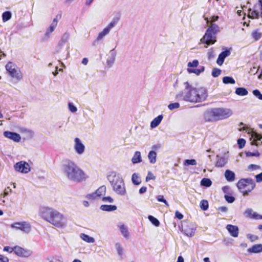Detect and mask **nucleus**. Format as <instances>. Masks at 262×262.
Instances as JSON below:
<instances>
[{
  "instance_id": "obj_38",
  "label": "nucleus",
  "mask_w": 262,
  "mask_h": 262,
  "mask_svg": "<svg viewBox=\"0 0 262 262\" xmlns=\"http://www.w3.org/2000/svg\"><path fill=\"white\" fill-rule=\"evenodd\" d=\"M223 82L225 84H234L235 81L231 77L226 76L223 78Z\"/></svg>"
},
{
  "instance_id": "obj_63",
  "label": "nucleus",
  "mask_w": 262,
  "mask_h": 262,
  "mask_svg": "<svg viewBox=\"0 0 262 262\" xmlns=\"http://www.w3.org/2000/svg\"><path fill=\"white\" fill-rule=\"evenodd\" d=\"M175 215L177 218H178L179 220H181L183 217V215L179 212L178 211H177L175 213Z\"/></svg>"
},
{
  "instance_id": "obj_44",
  "label": "nucleus",
  "mask_w": 262,
  "mask_h": 262,
  "mask_svg": "<svg viewBox=\"0 0 262 262\" xmlns=\"http://www.w3.org/2000/svg\"><path fill=\"white\" fill-rule=\"evenodd\" d=\"M219 19L218 16H212L211 17V19H209L208 17H205V20H206V23L207 25L212 23H214L215 21H217Z\"/></svg>"
},
{
  "instance_id": "obj_49",
  "label": "nucleus",
  "mask_w": 262,
  "mask_h": 262,
  "mask_svg": "<svg viewBox=\"0 0 262 262\" xmlns=\"http://www.w3.org/2000/svg\"><path fill=\"white\" fill-rule=\"evenodd\" d=\"M221 73V71L217 68H214L212 71V75L214 77H218Z\"/></svg>"
},
{
  "instance_id": "obj_23",
  "label": "nucleus",
  "mask_w": 262,
  "mask_h": 262,
  "mask_svg": "<svg viewBox=\"0 0 262 262\" xmlns=\"http://www.w3.org/2000/svg\"><path fill=\"white\" fill-rule=\"evenodd\" d=\"M163 118V116L162 115H160L155 118L153 119V120L150 122V127L151 128H155L157 127L162 122Z\"/></svg>"
},
{
  "instance_id": "obj_3",
  "label": "nucleus",
  "mask_w": 262,
  "mask_h": 262,
  "mask_svg": "<svg viewBox=\"0 0 262 262\" xmlns=\"http://www.w3.org/2000/svg\"><path fill=\"white\" fill-rule=\"evenodd\" d=\"M62 171L66 178L75 182H82L88 178L86 173L80 168L74 161L66 160L62 165Z\"/></svg>"
},
{
  "instance_id": "obj_13",
  "label": "nucleus",
  "mask_w": 262,
  "mask_h": 262,
  "mask_svg": "<svg viewBox=\"0 0 262 262\" xmlns=\"http://www.w3.org/2000/svg\"><path fill=\"white\" fill-rule=\"evenodd\" d=\"M14 168L17 171L24 173H27L31 170L29 164L25 161H20L16 163L14 165Z\"/></svg>"
},
{
  "instance_id": "obj_53",
  "label": "nucleus",
  "mask_w": 262,
  "mask_h": 262,
  "mask_svg": "<svg viewBox=\"0 0 262 262\" xmlns=\"http://www.w3.org/2000/svg\"><path fill=\"white\" fill-rule=\"evenodd\" d=\"M237 143H238L239 148H242L243 147H244V146L245 145L246 141L243 139H239L237 140Z\"/></svg>"
},
{
  "instance_id": "obj_55",
  "label": "nucleus",
  "mask_w": 262,
  "mask_h": 262,
  "mask_svg": "<svg viewBox=\"0 0 262 262\" xmlns=\"http://www.w3.org/2000/svg\"><path fill=\"white\" fill-rule=\"evenodd\" d=\"M253 94L254 96L257 97L259 99L262 100V94H260V92L257 90H255L253 91Z\"/></svg>"
},
{
  "instance_id": "obj_52",
  "label": "nucleus",
  "mask_w": 262,
  "mask_h": 262,
  "mask_svg": "<svg viewBox=\"0 0 262 262\" xmlns=\"http://www.w3.org/2000/svg\"><path fill=\"white\" fill-rule=\"evenodd\" d=\"M199 65L198 60H194L192 62H189L187 64L188 67H196Z\"/></svg>"
},
{
  "instance_id": "obj_7",
  "label": "nucleus",
  "mask_w": 262,
  "mask_h": 262,
  "mask_svg": "<svg viewBox=\"0 0 262 262\" xmlns=\"http://www.w3.org/2000/svg\"><path fill=\"white\" fill-rule=\"evenodd\" d=\"M6 69L15 82L20 81L23 78V74L19 68L12 62H9L6 65Z\"/></svg>"
},
{
  "instance_id": "obj_33",
  "label": "nucleus",
  "mask_w": 262,
  "mask_h": 262,
  "mask_svg": "<svg viewBox=\"0 0 262 262\" xmlns=\"http://www.w3.org/2000/svg\"><path fill=\"white\" fill-rule=\"evenodd\" d=\"M115 248L118 255L122 256L123 254L124 249L121 243L119 242L115 243Z\"/></svg>"
},
{
  "instance_id": "obj_27",
  "label": "nucleus",
  "mask_w": 262,
  "mask_h": 262,
  "mask_svg": "<svg viewBox=\"0 0 262 262\" xmlns=\"http://www.w3.org/2000/svg\"><path fill=\"white\" fill-rule=\"evenodd\" d=\"M80 238L87 243L93 244L95 242V238L84 233H80Z\"/></svg>"
},
{
  "instance_id": "obj_64",
  "label": "nucleus",
  "mask_w": 262,
  "mask_h": 262,
  "mask_svg": "<svg viewBox=\"0 0 262 262\" xmlns=\"http://www.w3.org/2000/svg\"><path fill=\"white\" fill-rule=\"evenodd\" d=\"M147 191V188L145 186H143L139 189V193L140 194H143Z\"/></svg>"
},
{
  "instance_id": "obj_8",
  "label": "nucleus",
  "mask_w": 262,
  "mask_h": 262,
  "mask_svg": "<svg viewBox=\"0 0 262 262\" xmlns=\"http://www.w3.org/2000/svg\"><path fill=\"white\" fill-rule=\"evenodd\" d=\"M255 183L251 179H242L237 183V187L244 195H247L255 187Z\"/></svg>"
},
{
  "instance_id": "obj_31",
  "label": "nucleus",
  "mask_w": 262,
  "mask_h": 262,
  "mask_svg": "<svg viewBox=\"0 0 262 262\" xmlns=\"http://www.w3.org/2000/svg\"><path fill=\"white\" fill-rule=\"evenodd\" d=\"M248 252L250 253H259L262 252V244H256L248 249Z\"/></svg>"
},
{
  "instance_id": "obj_24",
  "label": "nucleus",
  "mask_w": 262,
  "mask_h": 262,
  "mask_svg": "<svg viewBox=\"0 0 262 262\" xmlns=\"http://www.w3.org/2000/svg\"><path fill=\"white\" fill-rule=\"evenodd\" d=\"M131 161L133 164H136L142 162V159L141 157V152L139 151H136L135 152Z\"/></svg>"
},
{
  "instance_id": "obj_37",
  "label": "nucleus",
  "mask_w": 262,
  "mask_h": 262,
  "mask_svg": "<svg viewBox=\"0 0 262 262\" xmlns=\"http://www.w3.org/2000/svg\"><path fill=\"white\" fill-rule=\"evenodd\" d=\"M201 185L207 187H210L212 185V181L208 178H203L201 181Z\"/></svg>"
},
{
  "instance_id": "obj_51",
  "label": "nucleus",
  "mask_w": 262,
  "mask_h": 262,
  "mask_svg": "<svg viewBox=\"0 0 262 262\" xmlns=\"http://www.w3.org/2000/svg\"><path fill=\"white\" fill-rule=\"evenodd\" d=\"M157 199L159 202L164 203L167 206H169L168 202L166 201V200H165L164 199V197L163 195H158L157 197Z\"/></svg>"
},
{
  "instance_id": "obj_6",
  "label": "nucleus",
  "mask_w": 262,
  "mask_h": 262,
  "mask_svg": "<svg viewBox=\"0 0 262 262\" xmlns=\"http://www.w3.org/2000/svg\"><path fill=\"white\" fill-rule=\"evenodd\" d=\"M207 25L209 27L201 41L202 42L209 45L215 42L216 39L215 35L220 32V30L219 26L214 23H211Z\"/></svg>"
},
{
  "instance_id": "obj_1",
  "label": "nucleus",
  "mask_w": 262,
  "mask_h": 262,
  "mask_svg": "<svg viewBox=\"0 0 262 262\" xmlns=\"http://www.w3.org/2000/svg\"><path fill=\"white\" fill-rule=\"evenodd\" d=\"M183 90L176 95L178 98L191 103H197L205 101L207 97V90L204 88H194L187 81L183 83Z\"/></svg>"
},
{
  "instance_id": "obj_50",
  "label": "nucleus",
  "mask_w": 262,
  "mask_h": 262,
  "mask_svg": "<svg viewBox=\"0 0 262 262\" xmlns=\"http://www.w3.org/2000/svg\"><path fill=\"white\" fill-rule=\"evenodd\" d=\"M69 109L72 113H75L77 111V107L74 106L72 103L69 102L68 103Z\"/></svg>"
},
{
  "instance_id": "obj_9",
  "label": "nucleus",
  "mask_w": 262,
  "mask_h": 262,
  "mask_svg": "<svg viewBox=\"0 0 262 262\" xmlns=\"http://www.w3.org/2000/svg\"><path fill=\"white\" fill-rule=\"evenodd\" d=\"M119 20V18H114L102 31L100 32L97 37L98 41L102 40L105 36L109 34L110 31L116 25Z\"/></svg>"
},
{
  "instance_id": "obj_62",
  "label": "nucleus",
  "mask_w": 262,
  "mask_h": 262,
  "mask_svg": "<svg viewBox=\"0 0 262 262\" xmlns=\"http://www.w3.org/2000/svg\"><path fill=\"white\" fill-rule=\"evenodd\" d=\"M11 192V189L10 188V187H7L4 190V197H5L7 195L9 194V193Z\"/></svg>"
},
{
  "instance_id": "obj_61",
  "label": "nucleus",
  "mask_w": 262,
  "mask_h": 262,
  "mask_svg": "<svg viewBox=\"0 0 262 262\" xmlns=\"http://www.w3.org/2000/svg\"><path fill=\"white\" fill-rule=\"evenodd\" d=\"M0 262H9V259L2 255H0Z\"/></svg>"
},
{
  "instance_id": "obj_21",
  "label": "nucleus",
  "mask_w": 262,
  "mask_h": 262,
  "mask_svg": "<svg viewBox=\"0 0 262 262\" xmlns=\"http://www.w3.org/2000/svg\"><path fill=\"white\" fill-rule=\"evenodd\" d=\"M230 54V52L228 50H226L220 53L216 61L218 65L222 66L224 62L225 58L229 56Z\"/></svg>"
},
{
  "instance_id": "obj_57",
  "label": "nucleus",
  "mask_w": 262,
  "mask_h": 262,
  "mask_svg": "<svg viewBox=\"0 0 262 262\" xmlns=\"http://www.w3.org/2000/svg\"><path fill=\"white\" fill-rule=\"evenodd\" d=\"M102 200L103 202H106L110 203H113L114 199L111 196L102 197Z\"/></svg>"
},
{
  "instance_id": "obj_42",
  "label": "nucleus",
  "mask_w": 262,
  "mask_h": 262,
  "mask_svg": "<svg viewBox=\"0 0 262 262\" xmlns=\"http://www.w3.org/2000/svg\"><path fill=\"white\" fill-rule=\"evenodd\" d=\"M148 220L151 223L156 227H158L160 225L159 221L155 217L152 215H149L148 217Z\"/></svg>"
},
{
  "instance_id": "obj_5",
  "label": "nucleus",
  "mask_w": 262,
  "mask_h": 262,
  "mask_svg": "<svg viewBox=\"0 0 262 262\" xmlns=\"http://www.w3.org/2000/svg\"><path fill=\"white\" fill-rule=\"evenodd\" d=\"M107 179L116 194L121 196H124L126 194L124 181L120 174L114 171L111 172L108 176Z\"/></svg>"
},
{
  "instance_id": "obj_17",
  "label": "nucleus",
  "mask_w": 262,
  "mask_h": 262,
  "mask_svg": "<svg viewBox=\"0 0 262 262\" xmlns=\"http://www.w3.org/2000/svg\"><path fill=\"white\" fill-rule=\"evenodd\" d=\"M244 215L246 217L250 219H262V215L258 214L251 208H247L244 212Z\"/></svg>"
},
{
  "instance_id": "obj_39",
  "label": "nucleus",
  "mask_w": 262,
  "mask_h": 262,
  "mask_svg": "<svg viewBox=\"0 0 262 262\" xmlns=\"http://www.w3.org/2000/svg\"><path fill=\"white\" fill-rule=\"evenodd\" d=\"M261 167L259 165L256 164H250L247 167V170L248 171H255V170H260Z\"/></svg>"
},
{
  "instance_id": "obj_35",
  "label": "nucleus",
  "mask_w": 262,
  "mask_h": 262,
  "mask_svg": "<svg viewBox=\"0 0 262 262\" xmlns=\"http://www.w3.org/2000/svg\"><path fill=\"white\" fill-rule=\"evenodd\" d=\"M235 94L238 96H244L248 94V91L245 88H238L236 89Z\"/></svg>"
},
{
  "instance_id": "obj_2",
  "label": "nucleus",
  "mask_w": 262,
  "mask_h": 262,
  "mask_svg": "<svg viewBox=\"0 0 262 262\" xmlns=\"http://www.w3.org/2000/svg\"><path fill=\"white\" fill-rule=\"evenodd\" d=\"M38 215L57 228L64 229L67 227V220L65 215L53 208L48 206L40 207Z\"/></svg>"
},
{
  "instance_id": "obj_14",
  "label": "nucleus",
  "mask_w": 262,
  "mask_h": 262,
  "mask_svg": "<svg viewBox=\"0 0 262 262\" xmlns=\"http://www.w3.org/2000/svg\"><path fill=\"white\" fill-rule=\"evenodd\" d=\"M58 24V20L57 17L54 18L51 24L50 27L47 29L45 33L43 34L42 39L44 41L48 40L51 34L53 32V31L56 29Z\"/></svg>"
},
{
  "instance_id": "obj_32",
  "label": "nucleus",
  "mask_w": 262,
  "mask_h": 262,
  "mask_svg": "<svg viewBox=\"0 0 262 262\" xmlns=\"http://www.w3.org/2000/svg\"><path fill=\"white\" fill-rule=\"evenodd\" d=\"M217 157L218 159L215 164L216 167H222L227 163V159L226 158L224 157H219L218 156H217Z\"/></svg>"
},
{
  "instance_id": "obj_30",
  "label": "nucleus",
  "mask_w": 262,
  "mask_h": 262,
  "mask_svg": "<svg viewBox=\"0 0 262 262\" xmlns=\"http://www.w3.org/2000/svg\"><path fill=\"white\" fill-rule=\"evenodd\" d=\"M117 206L115 205H102L100 209L104 211L111 212L117 210Z\"/></svg>"
},
{
  "instance_id": "obj_26",
  "label": "nucleus",
  "mask_w": 262,
  "mask_h": 262,
  "mask_svg": "<svg viewBox=\"0 0 262 262\" xmlns=\"http://www.w3.org/2000/svg\"><path fill=\"white\" fill-rule=\"evenodd\" d=\"M132 182L135 185H139L141 183L142 180L140 175L135 172L132 176Z\"/></svg>"
},
{
  "instance_id": "obj_29",
  "label": "nucleus",
  "mask_w": 262,
  "mask_h": 262,
  "mask_svg": "<svg viewBox=\"0 0 262 262\" xmlns=\"http://www.w3.org/2000/svg\"><path fill=\"white\" fill-rule=\"evenodd\" d=\"M106 187L102 186L99 187L95 191L96 195L98 199H102V197L106 193Z\"/></svg>"
},
{
  "instance_id": "obj_11",
  "label": "nucleus",
  "mask_w": 262,
  "mask_h": 262,
  "mask_svg": "<svg viewBox=\"0 0 262 262\" xmlns=\"http://www.w3.org/2000/svg\"><path fill=\"white\" fill-rule=\"evenodd\" d=\"M73 148L76 153L78 155L83 154L85 150L84 144L79 138H75L74 139Z\"/></svg>"
},
{
  "instance_id": "obj_10",
  "label": "nucleus",
  "mask_w": 262,
  "mask_h": 262,
  "mask_svg": "<svg viewBox=\"0 0 262 262\" xmlns=\"http://www.w3.org/2000/svg\"><path fill=\"white\" fill-rule=\"evenodd\" d=\"M11 227L19 230L25 233H29L31 230L30 224L26 222H15L11 225Z\"/></svg>"
},
{
  "instance_id": "obj_48",
  "label": "nucleus",
  "mask_w": 262,
  "mask_h": 262,
  "mask_svg": "<svg viewBox=\"0 0 262 262\" xmlns=\"http://www.w3.org/2000/svg\"><path fill=\"white\" fill-rule=\"evenodd\" d=\"M179 107L180 104L178 102L170 103L168 105V108L171 111L178 108Z\"/></svg>"
},
{
  "instance_id": "obj_19",
  "label": "nucleus",
  "mask_w": 262,
  "mask_h": 262,
  "mask_svg": "<svg viewBox=\"0 0 262 262\" xmlns=\"http://www.w3.org/2000/svg\"><path fill=\"white\" fill-rule=\"evenodd\" d=\"M5 137L13 140L14 142H18L21 139L20 136L16 133L6 131L4 133Z\"/></svg>"
},
{
  "instance_id": "obj_15",
  "label": "nucleus",
  "mask_w": 262,
  "mask_h": 262,
  "mask_svg": "<svg viewBox=\"0 0 262 262\" xmlns=\"http://www.w3.org/2000/svg\"><path fill=\"white\" fill-rule=\"evenodd\" d=\"M196 229V226L191 223H186L182 226V230L184 233L189 237H192L194 235Z\"/></svg>"
},
{
  "instance_id": "obj_56",
  "label": "nucleus",
  "mask_w": 262,
  "mask_h": 262,
  "mask_svg": "<svg viewBox=\"0 0 262 262\" xmlns=\"http://www.w3.org/2000/svg\"><path fill=\"white\" fill-rule=\"evenodd\" d=\"M246 155L247 157H259L260 155L258 151L255 152H247Z\"/></svg>"
},
{
  "instance_id": "obj_58",
  "label": "nucleus",
  "mask_w": 262,
  "mask_h": 262,
  "mask_svg": "<svg viewBox=\"0 0 262 262\" xmlns=\"http://www.w3.org/2000/svg\"><path fill=\"white\" fill-rule=\"evenodd\" d=\"M4 251L8 252L9 253H12L13 252L14 253V247H10L9 246L5 247L4 248Z\"/></svg>"
},
{
  "instance_id": "obj_60",
  "label": "nucleus",
  "mask_w": 262,
  "mask_h": 262,
  "mask_svg": "<svg viewBox=\"0 0 262 262\" xmlns=\"http://www.w3.org/2000/svg\"><path fill=\"white\" fill-rule=\"evenodd\" d=\"M247 237L250 239L252 242H253L256 239H257L258 237L256 235H252V234H248Z\"/></svg>"
},
{
  "instance_id": "obj_34",
  "label": "nucleus",
  "mask_w": 262,
  "mask_h": 262,
  "mask_svg": "<svg viewBox=\"0 0 262 262\" xmlns=\"http://www.w3.org/2000/svg\"><path fill=\"white\" fill-rule=\"evenodd\" d=\"M204 67H202L200 69H192L188 68L187 70L189 73H194L196 75H199L202 72H204Z\"/></svg>"
},
{
  "instance_id": "obj_12",
  "label": "nucleus",
  "mask_w": 262,
  "mask_h": 262,
  "mask_svg": "<svg viewBox=\"0 0 262 262\" xmlns=\"http://www.w3.org/2000/svg\"><path fill=\"white\" fill-rule=\"evenodd\" d=\"M243 130H246L248 134H249L250 137L251 144L252 145H255L256 146H258L259 143L258 142V141H261L262 139V136L251 130V129H248L246 127H243Z\"/></svg>"
},
{
  "instance_id": "obj_4",
  "label": "nucleus",
  "mask_w": 262,
  "mask_h": 262,
  "mask_svg": "<svg viewBox=\"0 0 262 262\" xmlns=\"http://www.w3.org/2000/svg\"><path fill=\"white\" fill-rule=\"evenodd\" d=\"M232 115V111L228 108H214L207 110L204 113V118L208 122L226 119Z\"/></svg>"
},
{
  "instance_id": "obj_54",
  "label": "nucleus",
  "mask_w": 262,
  "mask_h": 262,
  "mask_svg": "<svg viewBox=\"0 0 262 262\" xmlns=\"http://www.w3.org/2000/svg\"><path fill=\"white\" fill-rule=\"evenodd\" d=\"M225 199L226 201L229 203H233L235 200V199L233 196L228 195H225Z\"/></svg>"
},
{
  "instance_id": "obj_25",
  "label": "nucleus",
  "mask_w": 262,
  "mask_h": 262,
  "mask_svg": "<svg viewBox=\"0 0 262 262\" xmlns=\"http://www.w3.org/2000/svg\"><path fill=\"white\" fill-rule=\"evenodd\" d=\"M224 176L228 182H233L235 180V173L231 170H226L225 172Z\"/></svg>"
},
{
  "instance_id": "obj_59",
  "label": "nucleus",
  "mask_w": 262,
  "mask_h": 262,
  "mask_svg": "<svg viewBox=\"0 0 262 262\" xmlns=\"http://www.w3.org/2000/svg\"><path fill=\"white\" fill-rule=\"evenodd\" d=\"M255 177L257 183L262 182V172L256 174Z\"/></svg>"
},
{
  "instance_id": "obj_43",
  "label": "nucleus",
  "mask_w": 262,
  "mask_h": 262,
  "mask_svg": "<svg viewBox=\"0 0 262 262\" xmlns=\"http://www.w3.org/2000/svg\"><path fill=\"white\" fill-rule=\"evenodd\" d=\"M183 164L184 166L196 165V161L194 159H187L184 161Z\"/></svg>"
},
{
  "instance_id": "obj_16",
  "label": "nucleus",
  "mask_w": 262,
  "mask_h": 262,
  "mask_svg": "<svg viewBox=\"0 0 262 262\" xmlns=\"http://www.w3.org/2000/svg\"><path fill=\"white\" fill-rule=\"evenodd\" d=\"M14 253L19 257H28L31 255L32 251L31 250L16 246L14 247Z\"/></svg>"
},
{
  "instance_id": "obj_41",
  "label": "nucleus",
  "mask_w": 262,
  "mask_h": 262,
  "mask_svg": "<svg viewBox=\"0 0 262 262\" xmlns=\"http://www.w3.org/2000/svg\"><path fill=\"white\" fill-rule=\"evenodd\" d=\"M252 36L255 40H258L262 37V33L258 30H256L252 32Z\"/></svg>"
},
{
  "instance_id": "obj_40",
  "label": "nucleus",
  "mask_w": 262,
  "mask_h": 262,
  "mask_svg": "<svg viewBox=\"0 0 262 262\" xmlns=\"http://www.w3.org/2000/svg\"><path fill=\"white\" fill-rule=\"evenodd\" d=\"M11 13L10 11H6L3 13V20L4 22H6L11 18Z\"/></svg>"
},
{
  "instance_id": "obj_46",
  "label": "nucleus",
  "mask_w": 262,
  "mask_h": 262,
  "mask_svg": "<svg viewBox=\"0 0 262 262\" xmlns=\"http://www.w3.org/2000/svg\"><path fill=\"white\" fill-rule=\"evenodd\" d=\"M85 198L90 200H93V201L99 199L97 197L95 192L92 193L88 194L85 196Z\"/></svg>"
},
{
  "instance_id": "obj_18",
  "label": "nucleus",
  "mask_w": 262,
  "mask_h": 262,
  "mask_svg": "<svg viewBox=\"0 0 262 262\" xmlns=\"http://www.w3.org/2000/svg\"><path fill=\"white\" fill-rule=\"evenodd\" d=\"M116 52L114 49L111 50L107 54L106 64L108 67H112L116 61Z\"/></svg>"
},
{
  "instance_id": "obj_20",
  "label": "nucleus",
  "mask_w": 262,
  "mask_h": 262,
  "mask_svg": "<svg viewBox=\"0 0 262 262\" xmlns=\"http://www.w3.org/2000/svg\"><path fill=\"white\" fill-rule=\"evenodd\" d=\"M226 229L232 236L234 237H237L238 236V228L237 226L232 225H227Z\"/></svg>"
},
{
  "instance_id": "obj_28",
  "label": "nucleus",
  "mask_w": 262,
  "mask_h": 262,
  "mask_svg": "<svg viewBox=\"0 0 262 262\" xmlns=\"http://www.w3.org/2000/svg\"><path fill=\"white\" fill-rule=\"evenodd\" d=\"M148 159L149 163L151 164H154L157 161V153L154 150H151L149 152L148 156Z\"/></svg>"
},
{
  "instance_id": "obj_36",
  "label": "nucleus",
  "mask_w": 262,
  "mask_h": 262,
  "mask_svg": "<svg viewBox=\"0 0 262 262\" xmlns=\"http://www.w3.org/2000/svg\"><path fill=\"white\" fill-rule=\"evenodd\" d=\"M259 13L256 10H252L251 9L249 10L248 17L249 18L254 19L258 18L259 17Z\"/></svg>"
},
{
  "instance_id": "obj_47",
  "label": "nucleus",
  "mask_w": 262,
  "mask_h": 262,
  "mask_svg": "<svg viewBox=\"0 0 262 262\" xmlns=\"http://www.w3.org/2000/svg\"><path fill=\"white\" fill-rule=\"evenodd\" d=\"M156 176L151 172L148 171L145 178V181L148 182L150 180H155Z\"/></svg>"
},
{
  "instance_id": "obj_45",
  "label": "nucleus",
  "mask_w": 262,
  "mask_h": 262,
  "mask_svg": "<svg viewBox=\"0 0 262 262\" xmlns=\"http://www.w3.org/2000/svg\"><path fill=\"white\" fill-rule=\"evenodd\" d=\"M200 207L203 210H206L208 208V202L206 200H202L200 202Z\"/></svg>"
},
{
  "instance_id": "obj_22",
  "label": "nucleus",
  "mask_w": 262,
  "mask_h": 262,
  "mask_svg": "<svg viewBox=\"0 0 262 262\" xmlns=\"http://www.w3.org/2000/svg\"><path fill=\"white\" fill-rule=\"evenodd\" d=\"M118 227L122 235L125 238H128L130 236V233L127 227L123 224L118 225Z\"/></svg>"
}]
</instances>
